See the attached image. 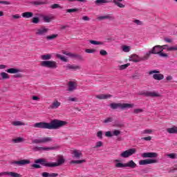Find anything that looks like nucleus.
I'll return each instance as SVG.
<instances>
[{"mask_svg":"<svg viewBox=\"0 0 177 177\" xmlns=\"http://www.w3.org/2000/svg\"><path fill=\"white\" fill-rule=\"evenodd\" d=\"M31 5H34L35 6H41V5H45L46 3L42 1H32Z\"/></svg>","mask_w":177,"mask_h":177,"instance_id":"nucleus-29","label":"nucleus"},{"mask_svg":"<svg viewBox=\"0 0 177 177\" xmlns=\"http://www.w3.org/2000/svg\"><path fill=\"white\" fill-rule=\"evenodd\" d=\"M102 146H103V142L102 141H98L95 143L94 149H99V147H102Z\"/></svg>","mask_w":177,"mask_h":177,"instance_id":"nucleus-49","label":"nucleus"},{"mask_svg":"<svg viewBox=\"0 0 177 177\" xmlns=\"http://www.w3.org/2000/svg\"><path fill=\"white\" fill-rule=\"evenodd\" d=\"M115 17L113 16L111 14H108L102 16H100L97 17V20H100V21H102V20H115Z\"/></svg>","mask_w":177,"mask_h":177,"instance_id":"nucleus-15","label":"nucleus"},{"mask_svg":"<svg viewBox=\"0 0 177 177\" xmlns=\"http://www.w3.org/2000/svg\"><path fill=\"white\" fill-rule=\"evenodd\" d=\"M126 167H128L129 168H136V163L133 162V160H130L127 163H125Z\"/></svg>","mask_w":177,"mask_h":177,"instance_id":"nucleus-25","label":"nucleus"},{"mask_svg":"<svg viewBox=\"0 0 177 177\" xmlns=\"http://www.w3.org/2000/svg\"><path fill=\"white\" fill-rule=\"evenodd\" d=\"M97 137L99 138V139H103V131H100L97 133Z\"/></svg>","mask_w":177,"mask_h":177,"instance_id":"nucleus-56","label":"nucleus"},{"mask_svg":"<svg viewBox=\"0 0 177 177\" xmlns=\"http://www.w3.org/2000/svg\"><path fill=\"white\" fill-rule=\"evenodd\" d=\"M82 156V152H81V151L75 149L73 151V158H76L77 160H79V158H81Z\"/></svg>","mask_w":177,"mask_h":177,"instance_id":"nucleus-20","label":"nucleus"},{"mask_svg":"<svg viewBox=\"0 0 177 177\" xmlns=\"http://www.w3.org/2000/svg\"><path fill=\"white\" fill-rule=\"evenodd\" d=\"M113 121H114L113 118H107L103 121V122L104 124H109V122H113Z\"/></svg>","mask_w":177,"mask_h":177,"instance_id":"nucleus-45","label":"nucleus"},{"mask_svg":"<svg viewBox=\"0 0 177 177\" xmlns=\"http://www.w3.org/2000/svg\"><path fill=\"white\" fill-rule=\"evenodd\" d=\"M62 103H60L57 100H55L54 102H52V104L49 106L48 109H51V110H55L56 109H59L60 107V105Z\"/></svg>","mask_w":177,"mask_h":177,"instance_id":"nucleus-17","label":"nucleus"},{"mask_svg":"<svg viewBox=\"0 0 177 177\" xmlns=\"http://www.w3.org/2000/svg\"><path fill=\"white\" fill-rule=\"evenodd\" d=\"M115 167L116 168H126V165L125 163H116L115 164Z\"/></svg>","mask_w":177,"mask_h":177,"instance_id":"nucleus-51","label":"nucleus"},{"mask_svg":"<svg viewBox=\"0 0 177 177\" xmlns=\"http://www.w3.org/2000/svg\"><path fill=\"white\" fill-rule=\"evenodd\" d=\"M12 142L13 143H21L22 142H24V138L19 137L15 139H12Z\"/></svg>","mask_w":177,"mask_h":177,"instance_id":"nucleus-32","label":"nucleus"},{"mask_svg":"<svg viewBox=\"0 0 177 177\" xmlns=\"http://www.w3.org/2000/svg\"><path fill=\"white\" fill-rule=\"evenodd\" d=\"M32 167L38 169V168H41V165H39L38 164H33V165H32Z\"/></svg>","mask_w":177,"mask_h":177,"instance_id":"nucleus-64","label":"nucleus"},{"mask_svg":"<svg viewBox=\"0 0 177 177\" xmlns=\"http://www.w3.org/2000/svg\"><path fill=\"white\" fill-rule=\"evenodd\" d=\"M15 78H23V74L20 73V72L17 73L14 75Z\"/></svg>","mask_w":177,"mask_h":177,"instance_id":"nucleus-59","label":"nucleus"},{"mask_svg":"<svg viewBox=\"0 0 177 177\" xmlns=\"http://www.w3.org/2000/svg\"><path fill=\"white\" fill-rule=\"evenodd\" d=\"M166 131L168 133H177V127H174L171 128H167Z\"/></svg>","mask_w":177,"mask_h":177,"instance_id":"nucleus-30","label":"nucleus"},{"mask_svg":"<svg viewBox=\"0 0 177 177\" xmlns=\"http://www.w3.org/2000/svg\"><path fill=\"white\" fill-rule=\"evenodd\" d=\"M129 60V62H133L134 63H139V62H146V60L148 59L146 54L143 57H140L136 54H133L130 55Z\"/></svg>","mask_w":177,"mask_h":177,"instance_id":"nucleus-6","label":"nucleus"},{"mask_svg":"<svg viewBox=\"0 0 177 177\" xmlns=\"http://www.w3.org/2000/svg\"><path fill=\"white\" fill-rule=\"evenodd\" d=\"M105 136L106 138H113V133H111V131H106L105 132Z\"/></svg>","mask_w":177,"mask_h":177,"instance_id":"nucleus-55","label":"nucleus"},{"mask_svg":"<svg viewBox=\"0 0 177 177\" xmlns=\"http://www.w3.org/2000/svg\"><path fill=\"white\" fill-rule=\"evenodd\" d=\"M149 75H153V80L156 81H161V80H164V75L160 73V71L153 70L149 72Z\"/></svg>","mask_w":177,"mask_h":177,"instance_id":"nucleus-8","label":"nucleus"},{"mask_svg":"<svg viewBox=\"0 0 177 177\" xmlns=\"http://www.w3.org/2000/svg\"><path fill=\"white\" fill-rule=\"evenodd\" d=\"M64 55H66V56H68L69 57H71V59H76V60H79L80 62H84V57L82 55L77 54V53H68V52H64Z\"/></svg>","mask_w":177,"mask_h":177,"instance_id":"nucleus-10","label":"nucleus"},{"mask_svg":"<svg viewBox=\"0 0 177 177\" xmlns=\"http://www.w3.org/2000/svg\"><path fill=\"white\" fill-rule=\"evenodd\" d=\"M35 164H41L43 167H47L48 168H55V167H60L66 162V160L63 156H60L57 160V162H49L45 158H39L35 161Z\"/></svg>","mask_w":177,"mask_h":177,"instance_id":"nucleus-2","label":"nucleus"},{"mask_svg":"<svg viewBox=\"0 0 177 177\" xmlns=\"http://www.w3.org/2000/svg\"><path fill=\"white\" fill-rule=\"evenodd\" d=\"M88 42H90L91 45H103V42L97 41L96 40H88Z\"/></svg>","mask_w":177,"mask_h":177,"instance_id":"nucleus-34","label":"nucleus"},{"mask_svg":"<svg viewBox=\"0 0 177 177\" xmlns=\"http://www.w3.org/2000/svg\"><path fill=\"white\" fill-rule=\"evenodd\" d=\"M122 49L123 52L128 53L131 50V47L129 46H123L122 47Z\"/></svg>","mask_w":177,"mask_h":177,"instance_id":"nucleus-42","label":"nucleus"},{"mask_svg":"<svg viewBox=\"0 0 177 177\" xmlns=\"http://www.w3.org/2000/svg\"><path fill=\"white\" fill-rule=\"evenodd\" d=\"M57 37H59V35L53 34L51 35L46 36V39H47V41H53V39H56V38H57Z\"/></svg>","mask_w":177,"mask_h":177,"instance_id":"nucleus-28","label":"nucleus"},{"mask_svg":"<svg viewBox=\"0 0 177 177\" xmlns=\"http://www.w3.org/2000/svg\"><path fill=\"white\" fill-rule=\"evenodd\" d=\"M66 68L68 70H81V66L78 65H68Z\"/></svg>","mask_w":177,"mask_h":177,"instance_id":"nucleus-27","label":"nucleus"},{"mask_svg":"<svg viewBox=\"0 0 177 177\" xmlns=\"http://www.w3.org/2000/svg\"><path fill=\"white\" fill-rule=\"evenodd\" d=\"M145 55H147V59L148 60L150 59V56H151V55H158L160 57H165L166 59L169 57L167 53L162 52V48L160 45L154 46L149 51L147 52Z\"/></svg>","mask_w":177,"mask_h":177,"instance_id":"nucleus-4","label":"nucleus"},{"mask_svg":"<svg viewBox=\"0 0 177 177\" xmlns=\"http://www.w3.org/2000/svg\"><path fill=\"white\" fill-rule=\"evenodd\" d=\"M113 2L116 5V6H118V8H125V5L122 4L119 1L113 0Z\"/></svg>","mask_w":177,"mask_h":177,"instance_id":"nucleus-40","label":"nucleus"},{"mask_svg":"<svg viewBox=\"0 0 177 177\" xmlns=\"http://www.w3.org/2000/svg\"><path fill=\"white\" fill-rule=\"evenodd\" d=\"M1 75L3 78V80H9V78H10L9 75H8V73H6L5 72H2L1 73Z\"/></svg>","mask_w":177,"mask_h":177,"instance_id":"nucleus-44","label":"nucleus"},{"mask_svg":"<svg viewBox=\"0 0 177 177\" xmlns=\"http://www.w3.org/2000/svg\"><path fill=\"white\" fill-rule=\"evenodd\" d=\"M143 158H157L158 153L156 152H146L142 154Z\"/></svg>","mask_w":177,"mask_h":177,"instance_id":"nucleus-13","label":"nucleus"},{"mask_svg":"<svg viewBox=\"0 0 177 177\" xmlns=\"http://www.w3.org/2000/svg\"><path fill=\"white\" fill-rule=\"evenodd\" d=\"M50 8H51V9H57V8L63 9V7L57 3H54V4L51 5Z\"/></svg>","mask_w":177,"mask_h":177,"instance_id":"nucleus-39","label":"nucleus"},{"mask_svg":"<svg viewBox=\"0 0 177 177\" xmlns=\"http://www.w3.org/2000/svg\"><path fill=\"white\" fill-rule=\"evenodd\" d=\"M110 2H111V1H109V0H96L95 1V3L97 6H100V5H102V3H110Z\"/></svg>","mask_w":177,"mask_h":177,"instance_id":"nucleus-26","label":"nucleus"},{"mask_svg":"<svg viewBox=\"0 0 177 177\" xmlns=\"http://www.w3.org/2000/svg\"><path fill=\"white\" fill-rule=\"evenodd\" d=\"M0 3H1L3 5H10V1H0Z\"/></svg>","mask_w":177,"mask_h":177,"instance_id":"nucleus-62","label":"nucleus"},{"mask_svg":"<svg viewBox=\"0 0 177 177\" xmlns=\"http://www.w3.org/2000/svg\"><path fill=\"white\" fill-rule=\"evenodd\" d=\"M112 134L113 136H120L121 135V131L115 129L112 132Z\"/></svg>","mask_w":177,"mask_h":177,"instance_id":"nucleus-46","label":"nucleus"},{"mask_svg":"<svg viewBox=\"0 0 177 177\" xmlns=\"http://www.w3.org/2000/svg\"><path fill=\"white\" fill-rule=\"evenodd\" d=\"M41 60H45L41 62V67H46L47 68H51L53 70L57 68V62L49 61L52 59V55L47 54L41 55Z\"/></svg>","mask_w":177,"mask_h":177,"instance_id":"nucleus-3","label":"nucleus"},{"mask_svg":"<svg viewBox=\"0 0 177 177\" xmlns=\"http://www.w3.org/2000/svg\"><path fill=\"white\" fill-rule=\"evenodd\" d=\"M66 125H67V122L54 119L50 123L45 122H37L33 127L34 128H41V129H60V128H63Z\"/></svg>","mask_w":177,"mask_h":177,"instance_id":"nucleus-1","label":"nucleus"},{"mask_svg":"<svg viewBox=\"0 0 177 177\" xmlns=\"http://www.w3.org/2000/svg\"><path fill=\"white\" fill-rule=\"evenodd\" d=\"M129 66H131V64L127 63L126 64H123L119 66V69L120 70H125V68L129 67Z\"/></svg>","mask_w":177,"mask_h":177,"instance_id":"nucleus-43","label":"nucleus"},{"mask_svg":"<svg viewBox=\"0 0 177 177\" xmlns=\"http://www.w3.org/2000/svg\"><path fill=\"white\" fill-rule=\"evenodd\" d=\"M6 73H8L9 74H17V73H23V71L19 68H11L7 69Z\"/></svg>","mask_w":177,"mask_h":177,"instance_id":"nucleus-21","label":"nucleus"},{"mask_svg":"<svg viewBox=\"0 0 177 177\" xmlns=\"http://www.w3.org/2000/svg\"><path fill=\"white\" fill-rule=\"evenodd\" d=\"M158 160L156 159H145L139 161L140 165H148V164H157Z\"/></svg>","mask_w":177,"mask_h":177,"instance_id":"nucleus-12","label":"nucleus"},{"mask_svg":"<svg viewBox=\"0 0 177 177\" xmlns=\"http://www.w3.org/2000/svg\"><path fill=\"white\" fill-rule=\"evenodd\" d=\"M68 102H78V99H77V97H69L68 98Z\"/></svg>","mask_w":177,"mask_h":177,"instance_id":"nucleus-58","label":"nucleus"},{"mask_svg":"<svg viewBox=\"0 0 177 177\" xmlns=\"http://www.w3.org/2000/svg\"><path fill=\"white\" fill-rule=\"evenodd\" d=\"M86 53H96V49L87 48L85 50Z\"/></svg>","mask_w":177,"mask_h":177,"instance_id":"nucleus-53","label":"nucleus"},{"mask_svg":"<svg viewBox=\"0 0 177 177\" xmlns=\"http://www.w3.org/2000/svg\"><path fill=\"white\" fill-rule=\"evenodd\" d=\"M48 32H49V28L45 26H41L40 28L37 30L36 35L44 36L46 35Z\"/></svg>","mask_w":177,"mask_h":177,"instance_id":"nucleus-11","label":"nucleus"},{"mask_svg":"<svg viewBox=\"0 0 177 177\" xmlns=\"http://www.w3.org/2000/svg\"><path fill=\"white\" fill-rule=\"evenodd\" d=\"M75 12H78V8H71L66 10V13H75Z\"/></svg>","mask_w":177,"mask_h":177,"instance_id":"nucleus-47","label":"nucleus"},{"mask_svg":"<svg viewBox=\"0 0 177 177\" xmlns=\"http://www.w3.org/2000/svg\"><path fill=\"white\" fill-rule=\"evenodd\" d=\"M21 16L24 19H30V17H33L34 13L32 12H25L22 13Z\"/></svg>","mask_w":177,"mask_h":177,"instance_id":"nucleus-24","label":"nucleus"},{"mask_svg":"<svg viewBox=\"0 0 177 177\" xmlns=\"http://www.w3.org/2000/svg\"><path fill=\"white\" fill-rule=\"evenodd\" d=\"M77 89V84L74 82H68V92H74Z\"/></svg>","mask_w":177,"mask_h":177,"instance_id":"nucleus-19","label":"nucleus"},{"mask_svg":"<svg viewBox=\"0 0 177 177\" xmlns=\"http://www.w3.org/2000/svg\"><path fill=\"white\" fill-rule=\"evenodd\" d=\"M8 175L12 177H21L20 174L13 172V171L8 172Z\"/></svg>","mask_w":177,"mask_h":177,"instance_id":"nucleus-38","label":"nucleus"},{"mask_svg":"<svg viewBox=\"0 0 177 177\" xmlns=\"http://www.w3.org/2000/svg\"><path fill=\"white\" fill-rule=\"evenodd\" d=\"M100 55H101V56H107V51H106V50H100Z\"/></svg>","mask_w":177,"mask_h":177,"instance_id":"nucleus-57","label":"nucleus"},{"mask_svg":"<svg viewBox=\"0 0 177 177\" xmlns=\"http://www.w3.org/2000/svg\"><path fill=\"white\" fill-rule=\"evenodd\" d=\"M57 147H35L32 150L33 151H49V150H56Z\"/></svg>","mask_w":177,"mask_h":177,"instance_id":"nucleus-14","label":"nucleus"},{"mask_svg":"<svg viewBox=\"0 0 177 177\" xmlns=\"http://www.w3.org/2000/svg\"><path fill=\"white\" fill-rule=\"evenodd\" d=\"M142 140H147V141H150L151 140V136H148V137H144L142 138Z\"/></svg>","mask_w":177,"mask_h":177,"instance_id":"nucleus-61","label":"nucleus"},{"mask_svg":"<svg viewBox=\"0 0 177 177\" xmlns=\"http://www.w3.org/2000/svg\"><path fill=\"white\" fill-rule=\"evenodd\" d=\"M133 23H134V24L136 26H144V24H145V23H143L142 21L139 20V19L133 20Z\"/></svg>","mask_w":177,"mask_h":177,"instance_id":"nucleus-33","label":"nucleus"},{"mask_svg":"<svg viewBox=\"0 0 177 177\" xmlns=\"http://www.w3.org/2000/svg\"><path fill=\"white\" fill-rule=\"evenodd\" d=\"M53 140L50 137H44L41 139H35L32 141V143L33 145H39L41 143H50V142H52Z\"/></svg>","mask_w":177,"mask_h":177,"instance_id":"nucleus-9","label":"nucleus"},{"mask_svg":"<svg viewBox=\"0 0 177 177\" xmlns=\"http://www.w3.org/2000/svg\"><path fill=\"white\" fill-rule=\"evenodd\" d=\"M31 161L29 160H17L12 162V164L17 165H26L27 164H30Z\"/></svg>","mask_w":177,"mask_h":177,"instance_id":"nucleus-16","label":"nucleus"},{"mask_svg":"<svg viewBox=\"0 0 177 177\" xmlns=\"http://www.w3.org/2000/svg\"><path fill=\"white\" fill-rule=\"evenodd\" d=\"M12 125H13L14 127H21L23 125H26V123L21 121H15L12 122Z\"/></svg>","mask_w":177,"mask_h":177,"instance_id":"nucleus-31","label":"nucleus"},{"mask_svg":"<svg viewBox=\"0 0 177 177\" xmlns=\"http://www.w3.org/2000/svg\"><path fill=\"white\" fill-rule=\"evenodd\" d=\"M109 107L112 110H117V109H120V110H127V109H133L135 104H128V103H111Z\"/></svg>","mask_w":177,"mask_h":177,"instance_id":"nucleus-5","label":"nucleus"},{"mask_svg":"<svg viewBox=\"0 0 177 177\" xmlns=\"http://www.w3.org/2000/svg\"><path fill=\"white\" fill-rule=\"evenodd\" d=\"M41 176L42 177H49L50 176V173L48 172H43L41 174Z\"/></svg>","mask_w":177,"mask_h":177,"instance_id":"nucleus-60","label":"nucleus"},{"mask_svg":"<svg viewBox=\"0 0 177 177\" xmlns=\"http://www.w3.org/2000/svg\"><path fill=\"white\" fill-rule=\"evenodd\" d=\"M167 157L171 158V160H175L176 158H177V154L175 153H169L167 155Z\"/></svg>","mask_w":177,"mask_h":177,"instance_id":"nucleus-36","label":"nucleus"},{"mask_svg":"<svg viewBox=\"0 0 177 177\" xmlns=\"http://www.w3.org/2000/svg\"><path fill=\"white\" fill-rule=\"evenodd\" d=\"M57 57L58 59H60V60H62V62H67V59L66 58V57H64L62 55L57 54Z\"/></svg>","mask_w":177,"mask_h":177,"instance_id":"nucleus-48","label":"nucleus"},{"mask_svg":"<svg viewBox=\"0 0 177 177\" xmlns=\"http://www.w3.org/2000/svg\"><path fill=\"white\" fill-rule=\"evenodd\" d=\"M85 160H72L71 161V164H83V162H86Z\"/></svg>","mask_w":177,"mask_h":177,"instance_id":"nucleus-35","label":"nucleus"},{"mask_svg":"<svg viewBox=\"0 0 177 177\" xmlns=\"http://www.w3.org/2000/svg\"><path fill=\"white\" fill-rule=\"evenodd\" d=\"M144 95H145V96H147L149 97H160V96H161V95H160V93H158V92H156V91L147 92V93H145Z\"/></svg>","mask_w":177,"mask_h":177,"instance_id":"nucleus-18","label":"nucleus"},{"mask_svg":"<svg viewBox=\"0 0 177 177\" xmlns=\"http://www.w3.org/2000/svg\"><path fill=\"white\" fill-rule=\"evenodd\" d=\"M57 176H59V174H56V173H50L49 177H57Z\"/></svg>","mask_w":177,"mask_h":177,"instance_id":"nucleus-63","label":"nucleus"},{"mask_svg":"<svg viewBox=\"0 0 177 177\" xmlns=\"http://www.w3.org/2000/svg\"><path fill=\"white\" fill-rule=\"evenodd\" d=\"M142 135H150L151 133H153V130L151 129H145L142 131Z\"/></svg>","mask_w":177,"mask_h":177,"instance_id":"nucleus-41","label":"nucleus"},{"mask_svg":"<svg viewBox=\"0 0 177 177\" xmlns=\"http://www.w3.org/2000/svg\"><path fill=\"white\" fill-rule=\"evenodd\" d=\"M95 97L97 99H100V100H103L104 99H110V97H113V95H110V94H101V95H96Z\"/></svg>","mask_w":177,"mask_h":177,"instance_id":"nucleus-23","label":"nucleus"},{"mask_svg":"<svg viewBox=\"0 0 177 177\" xmlns=\"http://www.w3.org/2000/svg\"><path fill=\"white\" fill-rule=\"evenodd\" d=\"M32 22L34 23V24H38L39 23V17H35L32 19Z\"/></svg>","mask_w":177,"mask_h":177,"instance_id":"nucleus-50","label":"nucleus"},{"mask_svg":"<svg viewBox=\"0 0 177 177\" xmlns=\"http://www.w3.org/2000/svg\"><path fill=\"white\" fill-rule=\"evenodd\" d=\"M52 17H48V16H44L43 17V20L45 21V23H50L52 21Z\"/></svg>","mask_w":177,"mask_h":177,"instance_id":"nucleus-37","label":"nucleus"},{"mask_svg":"<svg viewBox=\"0 0 177 177\" xmlns=\"http://www.w3.org/2000/svg\"><path fill=\"white\" fill-rule=\"evenodd\" d=\"M136 153V149H129L126 151H124L120 154V156L122 158H128V157H131V156H133Z\"/></svg>","mask_w":177,"mask_h":177,"instance_id":"nucleus-7","label":"nucleus"},{"mask_svg":"<svg viewBox=\"0 0 177 177\" xmlns=\"http://www.w3.org/2000/svg\"><path fill=\"white\" fill-rule=\"evenodd\" d=\"M164 41H165V42H167V44H172V42H174V39H171L169 37H165Z\"/></svg>","mask_w":177,"mask_h":177,"instance_id":"nucleus-52","label":"nucleus"},{"mask_svg":"<svg viewBox=\"0 0 177 177\" xmlns=\"http://www.w3.org/2000/svg\"><path fill=\"white\" fill-rule=\"evenodd\" d=\"M134 114H139L140 113H143V109H136L133 111Z\"/></svg>","mask_w":177,"mask_h":177,"instance_id":"nucleus-54","label":"nucleus"},{"mask_svg":"<svg viewBox=\"0 0 177 177\" xmlns=\"http://www.w3.org/2000/svg\"><path fill=\"white\" fill-rule=\"evenodd\" d=\"M162 51L167 50V52H174V46H169L168 44L161 46Z\"/></svg>","mask_w":177,"mask_h":177,"instance_id":"nucleus-22","label":"nucleus"}]
</instances>
